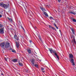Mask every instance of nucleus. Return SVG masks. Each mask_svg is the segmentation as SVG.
Returning <instances> with one entry per match:
<instances>
[{
  "label": "nucleus",
  "mask_w": 76,
  "mask_h": 76,
  "mask_svg": "<svg viewBox=\"0 0 76 76\" xmlns=\"http://www.w3.org/2000/svg\"><path fill=\"white\" fill-rule=\"evenodd\" d=\"M40 9L41 10H45V9H44V8L41 7H40Z\"/></svg>",
  "instance_id": "21"
},
{
  "label": "nucleus",
  "mask_w": 76,
  "mask_h": 76,
  "mask_svg": "<svg viewBox=\"0 0 76 76\" xmlns=\"http://www.w3.org/2000/svg\"><path fill=\"white\" fill-rule=\"evenodd\" d=\"M73 22H76V20L75 19H73L72 20Z\"/></svg>",
  "instance_id": "22"
},
{
  "label": "nucleus",
  "mask_w": 76,
  "mask_h": 76,
  "mask_svg": "<svg viewBox=\"0 0 76 76\" xmlns=\"http://www.w3.org/2000/svg\"><path fill=\"white\" fill-rule=\"evenodd\" d=\"M46 7H47L50 8V5H46Z\"/></svg>",
  "instance_id": "24"
},
{
  "label": "nucleus",
  "mask_w": 76,
  "mask_h": 76,
  "mask_svg": "<svg viewBox=\"0 0 76 76\" xmlns=\"http://www.w3.org/2000/svg\"><path fill=\"white\" fill-rule=\"evenodd\" d=\"M43 72H45V71H43Z\"/></svg>",
  "instance_id": "48"
},
{
  "label": "nucleus",
  "mask_w": 76,
  "mask_h": 76,
  "mask_svg": "<svg viewBox=\"0 0 76 76\" xmlns=\"http://www.w3.org/2000/svg\"><path fill=\"white\" fill-rule=\"evenodd\" d=\"M52 29H53V30H56V28L54 27H53Z\"/></svg>",
  "instance_id": "33"
},
{
  "label": "nucleus",
  "mask_w": 76,
  "mask_h": 76,
  "mask_svg": "<svg viewBox=\"0 0 76 76\" xmlns=\"http://www.w3.org/2000/svg\"><path fill=\"white\" fill-rule=\"evenodd\" d=\"M73 41L74 43L75 44L76 43V41H75V38H74L73 39Z\"/></svg>",
  "instance_id": "23"
},
{
  "label": "nucleus",
  "mask_w": 76,
  "mask_h": 76,
  "mask_svg": "<svg viewBox=\"0 0 76 76\" xmlns=\"http://www.w3.org/2000/svg\"><path fill=\"white\" fill-rule=\"evenodd\" d=\"M4 5V4H3V3H0V6H1L2 7H3Z\"/></svg>",
  "instance_id": "16"
},
{
  "label": "nucleus",
  "mask_w": 76,
  "mask_h": 76,
  "mask_svg": "<svg viewBox=\"0 0 76 76\" xmlns=\"http://www.w3.org/2000/svg\"><path fill=\"white\" fill-rule=\"evenodd\" d=\"M56 28H57V29H58V27H57V26H56Z\"/></svg>",
  "instance_id": "43"
},
{
  "label": "nucleus",
  "mask_w": 76,
  "mask_h": 76,
  "mask_svg": "<svg viewBox=\"0 0 76 76\" xmlns=\"http://www.w3.org/2000/svg\"><path fill=\"white\" fill-rule=\"evenodd\" d=\"M7 19H8V20H9V21H10V22H12L13 21H12V18H10L9 17H7Z\"/></svg>",
  "instance_id": "15"
},
{
  "label": "nucleus",
  "mask_w": 76,
  "mask_h": 76,
  "mask_svg": "<svg viewBox=\"0 0 76 76\" xmlns=\"http://www.w3.org/2000/svg\"><path fill=\"white\" fill-rule=\"evenodd\" d=\"M49 51L50 52V53H54V54H55V53H56V51L55 50H53L52 49L48 48Z\"/></svg>",
  "instance_id": "2"
},
{
  "label": "nucleus",
  "mask_w": 76,
  "mask_h": 76,
  "mask_svg": "<svg viewBox=\"0 0 76 76\" xmlns=\"http://www.w3.org/2000/svg\"><path fill=\"white\" fill-rule=\"evenodd\" d=\"M23 30H24V32H25V29H24V28L23 29Z\"/></svg>",
  "instance_id": "46"
},
{
  "label": "nucleus",
  "mask_w": 76,
  "mask_h": 76,
  "mask_svg": "<svg viewBox=\"0 0 76 76\" xmlns=\"http://www.w3.org/2000/svg\"><path fill=\"white\" fill-rule=\"evenodd\" d=\"M70 29L71 30V31H72L73 30H74V29H73V28H71L70 27Z\"/></svg>",
  "instance_id": "29"
},
{
  "label": "nucleus",
  "mask_w": 76,
  "mask_h": 76,
  "mask_svg": "<svg viewBox=\"0 0 76 76\" xmlns=\"http://www.w3.org/2000/svg\"><path fill=\"white\" fill-rule=\"evenodd\" d=\"M4 59L6 61H7V58H4Z\"/></svg>",
  "instance_id": "30"
},
{
  "label": "nucleus",
  "mask_w": 76,
  "mask_h": 76,
  "mask_svg": "<svg viewBox=\"0 0 76 76\" xmlns=\"http://www.w3.org/2000/svg\"><path fill=\"white\" fill-rule=\"evenodd\" d=\"M25 12H26L27 13H28V11H27V10H25Z\"/></svg>",
  "instance_id": "37"
},
{
  "label": "nucleus",
  "mask_w": 76,
  "mask_h": 76,
  "mask_svg": "<svg viewBox=\"0 0 76 76\" xmlns=\"http://www.w3.org/2000/svg\"><path fill=\"white\" fill-rule=\"evenodd\" d=\"M42 11L43 12V13H44L45 16H47V17H48V14H47V13L46 12L44 11V10H42Z\"/></svg>",
  "instance_id": "9"
},
{
  "label": "nucleus",
  "mask_w": 76,
  "mask_h": 76,
  "mask_svg": "<svg viewBox=\"0 0 76 76\" xmlns=\"http://www.w3.org/2000/svg\"><path fill=\"white\" fill-rule=\"evenodd\" d=\"M23 30H24V32H25V29H24V28L23 29Z\"/></svg>",
  "instance_id": "45"
},
{
  "label": "nucleus",
  "mask_w": 76,
  "mask_h": 76,
  "mask_svg": "<svg viewBox=\"0 0 76 76\" xmlns=\"http://www.w3.org/2000/svg\"><path fill=\"white\" fill-rule=\"evenodd\" d=\"M21 27L22 28V29H24V28H23V26H21Z\"/></svg>",
  "instance_id": "40"
},
{
  "label": "nucleus",
  "mask_w": 76,
  "mask_h": 76,
  "mask_svg": "<svg viewBox=\"0 0 76 76\" xmlns=\"http://www.w3.org/2000/svg\"><path fill=\"white\" fill-rule=\"evenodd\" d=\"M55 56H57L58 55H57V53H55Z\"/></svg>",
  "instance_id": "32"
},
{
  "label": "nucleus",
  "mask_w": 76,
  "mask_h": 76,
  "mask_svg": "<svg viewBox=\"0 0 76 76\" xmlns=\"http://www.w3.org/2000/svg\"><path fill=\"white\" fill-rule=\"evenodd\" d=\"M12 51L13 53H16V51L14 50H12Z\"/></svg>",
  "instance_id": "26"
},
{
  "label": "nucleus",
  "mask_w": 76,
  "mask_h": 76,
  "mask_svg": "<svg viewBox=\"0 0 76 76\" xmlns=\"http://www.w3.org/2000/svg\"><path fill=\"white\" fill-rule=\"evenodd\" d=\"M39 39L41 41H42V39L41 38V36L40 35L38 36Z\"/></svg>",
  "instance_id": "18"
},
{
  "label": "nucleus",
  "mask_w": 76,
  "mask_h": 76,
  "mask_svg": "<svg viewBox=\"0 0 76 76\" xmlns=\"http://www.w3.org/2000/svg\"><path fill=\"white\" fill-rule=\"evenodd\" d=\"M69 60L70 62L72 63V65H73V66H75V63L74 62V60L73 59V58L69 59Z\"/></svg>",
  "instance_id": "1"
},
{
  "label": "nucleus",
  "mask_w": 76,
  "mask_h": 76,
  "mask_svg": "<svg viewBox=\"0 0 76 76\" xmlns=\"http://www.w3.org/2000/svg\"><path fill=\"white\" fill-rule=\"evenodd\" d=\"M19 65L20 66H23V64L22 63H20L19 64Z\"/></svg>",
  "instance_id": "19"
},
{
  "label": "nucleus",
  "mask_w": 76,
  "mask_h": 76,
  "mask_svg": "<svg viewBox=\"0 0 76 76\" xmlns=\"http://www.w3.org/2000/svg\"><path fill=\"white\" fill-rule=\"evenodd\" d=\"M41 70H44V68L41 67Z\"/></svg>",
  "instance_id": "28"
},
{
  "label": "nucleus",
  "mask_w": 76,
  "mask_h": 76,
  "mask_svg": "<svg viewBox=\"0 0 76 76\" xmlns=\"http://www.w3.org/2000/svg\"><path fill=\"white\" fill-rule=\"evenodd\" d=\"M10 46V43L9 42H7L6 43L5 45V47L6 48H7L8 47Z\"/></svg>",
  "instance_id": "3"
},
{
  "label": "nucleus",
  "mask_w": 76,
  "mask_h": 76,
  "mask_svg": "<svg viewBox=\"0 0 76 76\" xmlns=\"http://www.w3.org/2000/svg\"><path fill=\"white\" fill-rule=\"evenodd\" d=\"M27 52H28V54H31L32 53V52H31V50L30 49H27Z\"/></svg>",
  "instance_id": "7"
},
{
  "label": "nucleus",
  "mask_w": 76,
  "mask_h": 76,
  "mask_svg": "<svg viewBox=\"0 0 76 76\" xmlns=\"http://www.w3.org/2000/svg\"><path fill=\"white\" fill-rule=\"evenodd\" d=\"M58 2H60L61 1V0H58Z\"/></svg>",
  "instance_id": "39"
},
{
  "label": "nucleus",
  "mask_w": 76,
  "mask_h": 76,
  "mask_svg": "<svg viewBox=\"0 0 76 76\" xmlns=\"http://www.w3.org/2000/svg\"><path fill=\"white\" fill-rule=\"evenodd\" d=\"M53 25H54V26H56V27L57 26H56V23H54Z\"/></svg>",
  "instance_id": "38"
},
{
  "label": "nucleus",
  "mask_w": 76,
  "mask_h": 76,
  "mask_svg": "<svg viewBox=\"0 0 76 76\" xmlns=\"http://www.w3.org/2000/svg\"><path fill=\"white\" fill-rule=\"evenodd\" d=\"M49 26L50 28L51 29H51H52V28H53V27H52V26H51V25H49Z\"/></svg>",
  "instance_id": "25"
},
{
  "label": "nucleus",
  "mask_w": 76,
  "mask_h": 76,
  "mask_svg": "<svg viewBox=\"0 0 76 76\" xmlns=\"http://www.w3.org/2000/svg\"><path fill=\"white\" fill-rule=\"evenodd\" d=\"M70 9L72 10H75H75H76V8H75L73 7L72 6H71L70 7Z\"/></svg>",
  "instance_id": "14"
},
{
  "label": "nucleus",
  "mask_w": 76,
  "mask_h": 76,
  "mask_svg": "<svg viewBox=\"0 0 76 76\" xmlns=\"http://www.w3.org/2000/svg\"><path fill=\"white\" fill-rule=\"evenodd\" d=\"M12 61L13 63H17L18 62V59L15 58L12 60Z\"/></svg>",
  "instance_id": "5"
},
{
  "label": "nucleus",
  "mask_w": 76,
  "mask_h": 76,
  "mask_svg": "<svg viewBox=\"0 0 76 76\" xmlns=\"http://www.w3.org/2000/svg\"><path fill=\"white\" fill-rule=\"evenodd\" d=\"M34 66L36 67H37V68H38V65L37 64H35L34 65Z\"/></svg>",
  "instance_id": "20"
},
{
  "label": "nucleus",
  "mask_w": 76,
  "mask_h": 76,
  "mask_svg": "<svg viewBox=\"0 0 76 76\" xmlns=\"http://www.w3.org/2000/svg\"><path fill=\"white\" fill-rule=\"evenodd\" d=\"M59 31H60H60H61V30H59Z\"/></svg>",
  "instance_id": "49"
},
{
  "label": "nucleus",
  "mask_w": 76,
  "mask_h": 76,
  "mask_svg": "<svg viewBox=\"0 0 76 76\" xmlns=\"http://www.w3.org/2000/svg\"><path fill=\"white\" fill-rule=\"evenodd\" d=\"M72 32L73 34H75V30H72Z\"/></svg>",
  "instance_id": "27"
},
{
  "label": "nucleus",
  "mask_w": 76,
  "mask_h": 76,
  "mask_svg": "<svg viewBox=\"0 0 76 76\" xmlns=\"http://www.w3.org/2000/svg\"><path fill=\"white\" fill-rule=\"evenodd\" d=\"M56 57L57 58L58 60H59V57H58V56H56Z\"/></svg>",
  "instance_id": "34"
},
{
  "label": "nucleus",
  "mask_w": 76,
  "mask_h": 76,
  "mask_svg": "<svg viewBox=\"0 0 76 76\" xmlns=\"http://www.w3.org/2000/svg\"><path fill=\"white\" fill-rule=\"evenodd\" d=\"M15 38L17 40H18V41L19 40V38L18 37V36H17V35H15L14 36Z\"/></svg>",
  "instance_id": "11"
},
{
  "label": "nucleus",
  "mask_w": 76,
  "mask_h": 76,
  "mask_svg": "<svg viewBox=\"0 0 76 76\" xmlns=\"http://www.w3.org/2000/svg\"><path fill=\"white\" fill-rule=\"evenodd\" d=\"M4 32V30H3V28H1L0 29V34H3Z\"/></svg>",
  "instance_id": "6"
},
{
  "label": "nucleus",
  "mask_w": 76,
  "mask_h": 76,
  "mask_svg": "<svg viewBox=\"0 0 76 76\" xmlns=\"http://www.w3.org/2000/svg\"><path fill=\"white\" fill-rule=\"evenodd\" d=\"M69 13H70V14H72L73 15H76L75 13L73 12H69Z\"/></svg>",
  "instance_id": "17"
},
{
  "label": "nucleus",
  "mask_w": 76,
  "mask_h": 76,
  "mask_svg": "<svg viewBox=\"0 0 76 76\" xmlns=\"http://www.w3.org/2000/svg\"><path fill=\"white\" fill-rule=\"evenodd\" d=\"M29 41L30 43H31V42H32V40H29Z\"/></svg>",
  "instance_id": "42"
},
{
  "label": "nucleus",
  "mask_w": 76,
  "mask_h": 76,
  "mask_svg": "<svg viewBox=\"0 0 76 76\" xmlns=\"http://www.w3.org/2000/svg\"><path fill=\"white\" fill-rule=\"evenodd\" d=\"M2 17V15H0V18Z\"/></svg>",
  "instance_id": "41"
},
{
  "label": "nucleus",
  "mask_w": 76,
  "mask_h": 76,
  "mask_svg": "<svg viewBox=\"0 0 76 76\" xmlns=\"http://www.w3.org/2000/svg\"><path fill=\"white\" fill-rule=\"evenodd\" d=\"M54 11H55V12H57V11H56V10H54Z\"/></svg>",
  "instance_id": "47"
},
{
  "label": "nucleus",
  "mask_w": 76,
  "mask_h": 76,
  "mask_svg": "<svg viewBox=\"0 0 76 76\" xmlns=\"http://www.w3.org/2000/svg\"><path fill=\"white\" fill-rule=\"evenodd\" d=\"M35 29H37V27H35Z\"/></svg>",
  "instance_id": "44"
},
{
  "label": "nucleus",
  "mask_w": 76,
  "mask_h": 76,
  "mask_svg": "<svg viewBox=\"0 0 76 76\" xmlns=\"http://www.w3.org/2000/svg\"><path fill=\"white\" fill-rule=\"evenodd\" d=\"M0 46L1 47H3L4 46V42H3L1 43L0 44Z\"/></svg>",
  "instance_id": "13"
},
{
  "label": "nucleus",
  "mask_w": 76,
  "mask_h": 76,
  "mask_svg": "<svg viewBox=\"0 0 76 76\" xmlns=\"http://www.w3.org/2000/svg\"><path fill=\"white\" fill-rule=\"evenodd\" d=\"M74 19V18L73 17H71L70 18L71 20H73Z\"/></svg>",
  "instance_id": "31"
},
{
  "label": "nucleus",
  "mask_w": 76,
  "mask_h": 76,
  "mask_svg": "<svg viewBox=\"0 0 76 76\" xmlns=\"http://www.w3.org/2000/svg\"><path fill=\"white\" fill-rule=\"evenodd\" d=\"M3 26L2 25H1V24H0V28H1Z\"/></svg>",
  "instance_id": "35"
},
{
  "label": "nucleus",
  "mask_w": 76,
  "mask_h": 76,
  "mask_svg": "<svg viewBox=\"0 0 76 76\" xmlns=\"http://www.w3.org/2000/svg\"><path fill=\"white\" fill-rule=\"evenodd\" d=\"M31 63L33 65V66H34V64H35V59H32Z\"/></svg>",
  "instance_id": "8"
},
{
  "label": "nucleus",
  "mask_w": 76,
  "mask_h": 76,
  "mask_svg": "<svg viewBox=\"0 0 76 76\" xmlns=\"http://www.w3.org/2000/svg\"><path fill=\"white\" fill-rule=\"evenodd\" d=\"M69 59H72L73 58V56L72 54H69Z\"/></svg>",
  "instance_id": "4"
},
{
  "label": "nucleus",
  "mask_w": 76,
  "mask_h": 76,
  "mask_svg": "<svg viewBox=\"0 0 76 76\" xmlns=\"http://www.w3.org/2000/svg\"><path fill=\"white\" fill-rule=\"evenodd\" d=\"M3 7L5 9H7V8L9 7V6L6 4H4V5Z\"/></svg>",
  "instance_id": "10"
},
{
  "label": "nucleus",
  "mask_w": 76,
  "mask_h": 76,
  "mask_svg": "<svg viewBox=\"0 0 76 76\" xmlns=\"http://www.w3.org/2000/svg\"><path fill=\"white\" fill-rule=\"evenodd\" d=\"M53 17H50V19H53Z\"/></svg>",
  "instance_id": "36"
},
{
  "label": "nucleus",
  "mask_w": 76,
  "mask_h": 76,
  "mask_svg": "<svg viewBox=\"0 0 76 76\" xmlns=\"http://www.w3.org/2000/svg\"><path fill=\"white\" fill-rule=\"evenodd\" d=\"M16 46L18 48H19V42H16Z\"/></svg>",
  "instance_id": "12"
}]
</instances>
